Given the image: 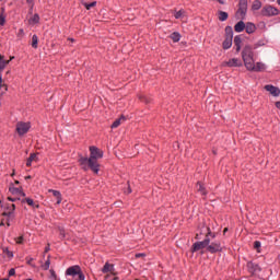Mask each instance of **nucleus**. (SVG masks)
Instances as JSON below:
<instances>
[{
	"label": "nucleus",
	"mask_w": 280,
	"mask_h": 280,
	"mask_svg": "<svg viewBox=\"0 0 280 280\" xmlns=\"http://www.w3.org/2000/svg\"><path fill=\"white\" fill-rule=\"evenodd\" d=\"M242 58L244 62V67L247 71H254L255 73H259L261 71H266L267 66L261 61L255 62V52H253V47L245 46L242 51Z\"/></svg>",
	"instance_id": "obj_1"
},
{
	"label": "nucleus",
	"mask_w": 280,
	"mask_h": 280,
	"mask_svg": "<svg viewBox=\"0 0 280 280\" xmlns=\"http://www.w3.org/2000/svg\"><path fill=\"white\" fill-rule=\"evenodd\" d=\"M98 159H104V151L100 150L97 147H90L89 167L94 174H100Z\"/></svg>",
	"instance_id": "obj_2"
},
{
	"label": "nucleus",
	"mask_w": 280,
	"mask_h": 280,
	"mask_svg": "<svg viewBox=\"0 0 280 280\" xmlns=\"http://www.w3.org/2000/svg\"><path fill=\"white\" fill-rule=\"evenodd\" d=\"M9 196L8 200L10 202H16L19 200L20 202L25 198V191H23V187L16 188L14 184H11L9 186Z\"/></svg>",
	"instance_id": "obj_3"
},
{
	"label": "nucleus",
	"mask_w": 280,
	"mask_h": 280,
	"mask_svg": "<svg viewBox=\"0 0 280 280\" xmlns=\"http://www.w3.org/2000/svg\"><path fill=\"white\" fill-rule=\"evenodd\" d=\"M30 128H32L31 122L20 121L16 124V132L20 137H23V135H27V132H30Z\"/></svg>",
	"instance_id": "obj_4"
},
{
	"label": "nucleus",
	"mask_w": 280,
	"mask_h": 280,
	"mask_svg": "<svg viewBox=\"0 0 280 280\" xmlns=\"http://www.w3.org/2000/svg\"><path fill=\"white\" fill-rule=\"evenodd\" d=\"M226 34H230L223 42V49H231L233 47V28L231 26L225 27Z\"/></svg>",
	"instance_id": "obj_5"
},
{
	"label": "nucleus",
	"mask_w": 280,
	"mask_h": 280,
	"mask_svg": "<svg viewBox=\"0 0 280 280\" xmlns=\"http://www.w3.org/2000/svg\"><path fill=\"white\" fill-rule=\"evenodd\" d=\"M261 15L262 16H279V9H277L272 5H265L261 9Z\"/></svg>",
	"instance_id": "obj_6"
},
{
	"label": "nucleus",
	"mask_w": 280,
	"mask_h": 280,
	"mask_svg": "<svg viewBox=\"0 0 280 280\" xmlns=\"http://www.w3.org/2000/svg\"><path fill=\"white\" fill-rule=\"evenodd\" d=\"M210 243L211 241L209 238L194 243L191 253H198V250H203V248H208Z\"/></svg>",
	"instance_id": "obj_7"
},
{
	"label": "nucleus",
	"mask_w": 280,
	"mask_h": 280,
	"mask_svg": "<svg viewBox=\"0 0 280 280\" xmlns=\"http://www.w3.org/2000/svg\"><path fill=\"white\" fill-rule=\"evenodd\" d=\"M82 269L80 268V266L75 265V266H71L66 270V277L67 279H71L73 277H78V273L81 272Z\"/></svg>",
	"instance_id": "obj_8"
},
{
	"label": "nucleus",
	"mask_w": 280,
	"mask_h": 280,
	"mask_svg": "<svg viewBox=\"0 0 280 280\" xmlns=\"http://www.w3.org/2000/svg\"><path fill=\"white\" fill-rule=\"evenodd\" d=\"M242 65L243 63L238 58H232V59H229L228 61H223L221 63L222 67H230V68L242 67Z\"/></svg>",
	"instance_id": "obj_9"
},
{
	"label": "nucleus",
	"mask_w": 280,
	"mask_h": 280,
	"mask_svg": "<svg viewBox=\"0 0 280 280\" xmlns=\"http://www.w3.org/2000/svg\"><path fill=\"white\" fill-rule=\"evenodd\" d=\"M247 270L250 275H259L261 272V267L253 261L247 262Z\"/></svg>",
	"instance_id": "obj_10"
},
{
	"label": "nucleus",
	"mask_w": 280,
	"mask_h": 280,
	"mask_svg": "<svg viewBox=\"0 0 280 280\" xmlns=\"http://www.w3.org/2000/svg\"><path fill=\"white\" fill-rule=\"evenodd\" d=\"M265 91L270 93V95H272V97H279V95H280V89L272 84L265 85Z\"/></svg>",
	"instance_id": "obj_11"
},
{
	"label": "nucleus",
	"mask_w": 280,
	"mask_h": 280,
	"mask_svg": "<svg viewBox=\"0 0 280 280\" xmlns=\"http://www.w3.org/2000/svg\"><path fill=\"white\" fill-rule=\"evenodd\" d=\"M208 253H220L222 252V245L220 244V242H214L211 243L210 245L208 244L207 247Z\"/></svg>",
	"instance_id": "obj_12"
},
{
	"label": "nucleus",
	"mask_w": 280,
	"mask_h": 280,
	"mask_svg": "<svg viewBox=\"0 0 280 280\" xmlns=\"http://www.w3.org/2000/svg\"><path fill=\"white\" fill-rule=\"evenodd\" d=\"M103 275H115V265L106 262L102 269Z\"/></svg>",
	"instance_id": "obj_13"
},
{
	"label": "nucleus",
	"mask_w": 280,
	"mask_h": 280,
	"mask_svg": "<svg viewBox=\"0 0 280 280\" xmlns=\"http://www.w3.org/2000/svg\"><path fill=\"white\" fill-rule=\"evenodd\" d=\"M246 34H255L257 32V26L253 22H248L245 24Z\"/></svg>",
	"instance_id": "obj_14"
},
{
	"label": "nucleus",
	"mask_w": 280,
	"mask_h": 280,
	"mask_svg": "<svg viewBox=\"0 0 280 280\" xmlns=\"http://www.w3.org/2000/svg\"><path fill=\"white\" fill-rule=\"evenodd\" d=\"M247 10H248V0H240L238 12L244 15L246 14Z\"/></svg>",
	"instance_id": "obj_15"
},
{
	"label": "nucleus",
	"mask_w": 280,
	"mask_h": 280,
	"mask_svg": "<svg viewBox=\"0 0 280 280\" xmlns=\"http://www.w3.org/2000/svg\"><path fill=\"white\" fill-rule=\"evenodd\" d=\"M21 202H26V205H28V207H32L33 209H38L40 206L38 203H36L34 201V199L32 198H25L23 197V199L21 200Z\"/></svg>",
	"instance_id": "obj_16"
},
{
	"label": "nucleus",
	"mask_w": 280,
	"mask_h": 280,
	"mask_svg": "<svg viewBox=\"0 0 280 280\" xmlns=\"http://www.w3.org/2000/svg\"><path fill=\"white\" fill-rule=\"evenodd\" d=\"M8 93V84L3 81V77L0 74V95H5Z\"/></svg>",
	"instance_id": "obj_17"
},
{
	"label": "nucleus",
	"mask_w": 280,
	"mask_h": 280,
	"mask_svg": "<svg viewBox=\"0 0 280 280\" xmlns=\"http://www.w3.org/2000/svg\"><path fill=\"white\" fill-rule=\"evenodd\" d=\"M48 191L49 194H52L55 198H57V205H60V202H62V194H60V191L55 189H49Z\"/></svg>",
	"instance_id": "obj_18"
},
{
	"label": "nucleus",
	"mask_w": 280,
	"mask_h": 280,
	"mask_svg": "<svg viewBox=\"0 0 280 280\" xmlns=\"http://www.w3.org/2000/svg\"><path fill=\"white\" fill-rule=\"evenodd\" d=\"M38 23H40V16L38 15V13H35L33 16L30 18L28 24L38 25Z\"/></svg>",
	"instance_id": "obj_19"
},
{
	"label": "nucleus",
	"mask_w": 280,
	"mask_h": 280,
	"mask_svg": "<svg viewBox=\"0 0 280 280\" xmlns=\"http://www.w3.org/2000/svg\"><path fill=\"white\" fill-rule=\"evenodd\" d=\"M36 163V162H38V155H36V153H32L31 155H30V158L27 159V161H26V166L27 167H32V163Z\"/></svg>",
	"instance_id": "obj_20"
},
{
	"label": "nucleus",
	"mask_w": 280,
	"mask_h": 280,
	"mask_svg": "<svg viewBox=\"0 0 280 280\" xmlns=\"http://www.w3.org/2000/svg\"><path fill=\"white\" fill-rule=\"evenodd\" d=\"M243 30H246V24L244 23V21L237 22L234 26V31L241 33Z\"/></svg>",
	"instance_id": "obj_21"
},
{
	"label": "nucleus",
	"mask_w": 280,
	"mask_h": 280,
	"mask_svg": "<svg viewBox=\"0 0 280 280\" xmlns=\"http://www.w3.org/2000/svg\"><path fill=\"white\" fill-rule=\"evenodd\" d=\"M8 65H10V60H5L3 55H0V73L5 69V67H8Z\"/></svg>",
	"instance_id": "obj_22"
},
{
	"label": "nucleus",
	"mask_w": 280,
	"mask_h": 280,
	"mask_svg": "<svg viewBox=\"0 0 280 280\" xmlns=\"http://www.w3.org/2000/svg\"><path fill=\"white\" fill-rule=\"evenodd\" d=\"M124 121H126V117L121 116L112 124V128H119Z\"/></svg>",
	"instance_id": "obj_23"
},
{
	"label": "nucleus",
	"mask_w": 280,
	"mask_h": 280,
	"mask_svg": "<svg viewBox=\"0 0 280 280\" xmlns=\"http://www.w3.org/2000/svg\"><path fill=\"white\" fill-rule=\"evenodd\" d=\"M268 45L267 39H259L256 44H254V49H259V47H266Z\"/></svg>",
	"instance_id": "obj_24"
},
{
	"label": "nucleus",
	"mask_w": 280,
	"mask_h": 280,
	"mask_svg": "<svg viewBox=\"0 0 280 280\" xmlns=\"http://www.w3.org/2000/svg\"><path fill=\"white\" fill-rule=\"evenodd\" d=\"M234 44L236 46V51H240V49H242V37L240 36L234 37Z\"/></svg>",
	"instance_id": "obj_25"
},
{
	"label": "nucleus",
	"mask_w": 280,
	"mask_h": 280,
	"mask_svg": "<svg viewBox=\"0 0 280 280\" xmlns=\"http://www.w3.org/2000/svg\"><path fill=\"white\" fill-rule=\"evenodd\" d=\"M197 190L199 191V194H201V196H207V189L201 183L197 184Z\"/></svg>",
	"instance_id": "obj_26"
},
{
	"label": "nucleus",
	"mask_w": 280,
	"mask_h": 280,
	"mask_svg": "<svg viewBox=\"0 0 280 280\" xmlns=\"http://www.w3.org/2000/svg\"><path fill=\"white\" fill-rule=\"evenodd\" d=\"M79 163L82 165L83 170H89V167H86V165H89V158H81Z\"/></svg>",
	"instance_id": "obj_27"
},
{
	"label": "nucleus",
	"mask_w": 280,
	"mask_h": 280,
	"mask_svg": "<svg viewBox=\"0 0 280 280\" xmlns=\"http://www.w3.org/2000/svg\"><path fill=\"white\" fill-rule=\"evenodd\" d=\"M200 235H206V237H209V235H211V229L202 225Z\"/></svg>",
	"instance_id": "obj_28"
},
{
	"label": "nucleus",
	"mask_w": 280,
	"mask_h": 280,
	"mask_svg": "<svg viewBox=\"0 0 280 280\" xmlns=\"http://www.w3.org/2000/svg\"><path fill=\"white\" fill-rule=\"evenodd\" d=\"M32 48L38 49V36L37 35H33V37H32Z\"/></svg>",
	"instance_id": "obj_29"
},
{
	"label": "nucleus",
	"mask_w": 280,
	"mask_h": 280,
	"mask_svg": "<svg viewBox=\"0 0 280 280\" xmlns=\"http://www.w3.org/2000/svg\"><path fill=\"white\" fill-rule=\"evenodd\" d=\"M68 280H84V273H82V271H79L77 276L68 278Z\"/></svg>",
	"instance_id": "obj_30"
},
{
	"label": "nucleus",
	"mask_w": 280,
	"mask_h": 280,
	"mask_svg": "<svg viewBox=\"0 0 280 280\" xmlns=\"http://www.w3.org/2000/svg\"><path fill=\"white\" fill-rule=\"evenodd\" d=\"M68 280H84V273H82V271H79L77 276L68 278Z\"/></svg>",
	"instance_id": "obj_31"
},
{
	"label": "nucleus",
	"mask_w": 280,
	"mask_h": 280,
	"mask_svg": "<svg viewBox=\"0 0 280 280\" xmlns=\"http://www.w3.org/2000/svg\"><path fill=\"white\" fill-rule=\"evenodd\" d=\"M252 10H261V1L255 0L253 2Z\"/></svg>",
	"instance_id": "obj_32"
},
{
	"label": "nucleus",
	"mask_w": 280,
	"mask_h": 280,
	"mask_svg": "<svg viewBox=\"0 0 280 280\" xmlns=\"http://www.w3.org/2000/svg\"><path fill=\"white\" fill-rule=\"evenodd\" d=\"M49 280H58V275H56V271L54 269H49Z\"/></svg>",
	"instance_id": "obj_33"
},
{
	"label": "nucleus",
	"mask_w": 280,
	"mask_h": 280,
	"mask_svg": "<svg viewBox=\"0 0 280 280\" xmlns=\"http://www.w3.org/2000/svg\"><path fill=\"white\" fill-rule=\"evenodd\" d=\"M171 38L173 40V43H178V40H180V33H173L171 34Z\"/></svg>",
	"instance_id": "obj_34"
},
{
	"label": "nucleus",
	"mask_w": 280,
	"mask_h": 280,
	"mask_svg": "<svg viewBox=\"0 0 280 280\" xmlns=\"http://www.w3.org/2000/svg\"><path fill=\"white\" fill-rule=\"evenodd\" d=\"M226 19H229V13H226L224 11H220L219 12V21H226Z\"/></svg>",
	"instance_id": "obj_35"
},
{
	"label": "nucleus",
	"mask_w": 280,
	"mask_h": 280,
	"mask_svg": "<svg viewBox=\"0 0 280 280\" xmlns=\"http://www.w3.org/2000/svg\"><path fill=\"white\" fill-rule=\"evenodd\" d=\"M83 5H84V8H86L88 10H91V8H95V5H97V2H96V1L91 2V3L84 2Z\"/></svg>",
	"instance_id": "obj_36"
},
{
	"label": "nucleus",
	"mask_w": 280,
	"mask_h": 280,
	"mask_svg": "<svg viewBox=\"0 0 280 280\" xmlns=\"http://www.w3.org/2000/svg\"><path fill=\"white\" fill-rule=\"evenodd\" d=\"M183 16H185L184 10H179V11L175 12V19H183Z\"/></svg>",
	"instance_id": "obj_37"
},
{
	"label": "nucleus",
	"mask_w": 280,
	"mask_h": 280,
	"mask_svg": "<svg viewBox=\"0 0 280 280\" xmlns=\"http://www.w3.org/2000/svg\"><path fill=\"white\" fill-rule=\"evenodd\" d=\"M49 266H51V260L49 258L45 261V264L42 266L43 270H49Z\"/></svg>",
	"instance_id": "obj_38"
},
{
	"label": "nucleus",
	"mask_w": 280,
	"mask_h": 280,
	"mask_svg": "<svg viewBox=\"0 0 280 280\" xmlns=\"http://www.w3.org/2000/svg\"><path fill=\"white\" fill-rule=\"evenodd\" d=\"M25 36V31L23 28H20L16 33V37L21 40Z\"/></svg>",
	"instance_id": "obj_39"
},
{
	"label": "nucleus",
	"mask_w": 280,
	"mask_h": 280,
	"mask_svg": "<svg viewBox=\"0 0 280 280\" xmlns=\"http://www.w3.org/2000/svg\"><path fill=\"white\" fill-rule=\"evenodd\" d=\"M254 248H256V250H257L258 253H260L259 248H261V242L256 241V242L254 243Z\"/></svg>",
	"instance_id": "obj_40"
},
{
	"label": "nucleus",
	"mask_w": 280,
	"mask_h": 280,
	"mask_svg": "<svg viewBox=\"0 0 280 280\" xmlns=\"http://www.w3.org/2000/svg\"><path fill=\"white\" fill-rule=\"evenodd\" d=\"M5 25V16L3 14H0V27H3Z\"/></svg>",
	"instance_id": "obj_41"
},
{
	"label": "nucleus",
	"mask_w": 280,
	"mask_h": 280,
	"mask_svg": "<svg viewBox=\"0 0 280 280\" xmlns=\"http://www.w3.org/2000/svg\"><path fill=\"white\" fill-rule=\"evenodd\" d=\"M16 244H23V236L15 237Z\"/></svg>",
	"instance_id": "obj_42"
},
{
	"label": "nucleus",
	"mask_w": 280,
	"mask_h": 280,
	"mask_svg": "<svg viewBox=\"0 0 280 280\" xmlns=\"http://www.w3.org/2000/svg\"><path fill=\"white\" fill-rule=\"evenodd\" d=\"M16 275V270L14 268L9 270V277H14Z\"/></svg>",
	"instance_id": "obj_43"
},
{
	"label": "nucleus",
	"mask_w": 280,
	"mask_h": 280,
	"mask_svg": "<svg viewBox=\"0 0 280 280\" xmlns=\"http://www.w3.org/2000/svg\"><path fill=\"white\" fill-rule=\"evenodd\" d=\"M117 279H119L118 277H117V273H112V275H109V280H117Z\"/></svg>",
	"instance_id": "obj_44"
},
{
	"label": "nucleus",
	"mask_w": 280,
	"mask_h": 280,
	"mask_svg": "<svg viewBox=\"0 0 280 280\" xmlns=\"http://www.w3.org/2000/svg\"><path fill=\"white\" fill-rule=\"evenodd\" d=\"M32 261H34V258H26V264H28V266H34L32 265Z\"/></svg>",
	"instance_id": "obj_45"
},
{
	"label": "nucleus",
	"mask_w": 280,
	"mask_h": 280,
	"mask_svg": "<svg viewBox=\"0 0 280 280\" xmlns=\"http://www.w3.org/2000/svg\"><path fill=\"white\" fill-rule=\"evenodd\" d=\"M26 3H28V5H31V8H34V0H25Z\"/></svg>",
	"instance_id": "obj_46"
},
{
	"label": "nucleus",
	"mask_w": 280,
	"mask_h": 280,
	"mask_svg": "<svg viewBox=\"0 0 280 280\" xmlns=\"http://www.w3.org/2000/svg\"><path fill=\"white\" fill-rule=\"evenodd\" d=\"M137 259H139V257H145V254H136Z\"/></svg>",
	"instance_id": "obj_47"
},
{
	"label": "nucleus",
	"mask_w": 280,
	"mask_h": 280,
	"mask_svg": "<svg viewBox=\"0 0 280 280\" xmlns=\"http://www.w3.org/2000/svg\"><path fill=\"white\" fill-rule=\"evenodd\" d=\"M276 108L280 109V101L276 102Z\"/></svg>",
	"instance_id": "obj_48"
},
{
	"label": "nucleus",
	"mask_w": 280,
	"mask_h": 280,
	"mask_svg": "<svg viewBox=\"0 0 280 280\" xmlns=\"http://www.w3.org/2000/svg\"><path fill=\"white\" fill-rule=\"evenodd\" d=\"M49 250H50V247L48 245V246L45 247V253H49Z\"/></svg>",
	"instance_id": "obj_49"
},
{
	"label": "nucleus",
	"mask_w": 280,
	"mask_h": 280,
	"mask_svg": "<svg viewBox=\"0 0 280 280\" xmlns=\"http://www.w3.org/2000/svg\"><path fill=\"white\" fill-rule=\"evenodd\" d=\"M3 215H9V218H12V212L3 213Z\"/></svg>",
	"instance_id": "obj_50"
},
{
	"label": "nucleus",
	"mask_w": 280,
	"mask_h": 280,
	"mask_svg": "<svg viewBox=\"0 0 280 280\" xmlns=\"http://www.w3.org/2000/svg\"><path fill=\"white\" fill-rule=\"evenodd\" d=\"M60 236L65 237V231H62V230L60 231Z\"/></svg>",
	"instance_id": "obj_51"
},
{
	"label": "nucleus",
	"mask_w": 280,
	"mask_h": 280,
	"mask_svg": "<svg viewBox=\"0 0 280 280\" xmlns=\"http://www.w3.org/2000/svg\"><path fill=\"white\" fill-rule=\"evenodd\" d=\"M221 5H224V0H217Z\"/></svg>",
	"instance_id": "obj_52"
},
{
	"label": "nucleus",
	"mask_w": 280,
	"mask_h": 280,
	"mask_svg": "<svg viewBox=\"0 0 280 280\" xmlns=\"http://www.w3.org/2000/svg\"><path fill=\"white\" fill-rule=\"evenodd\" d=\"M0 226H5V222L2 220Z\"/></svg>",
	"instance_id": "obj_53"
},
{
	"label": "nucleus",
	"mask_w": 280,
	"mask_h": 280,
	"mask_svg": "<svg viewBox=\"0 0 280 280\" xmlns=\"http://www.w3.org/2000/svg\"><path fill=\"white\" fill-rule=\"evenodd\" d=\"M68 40H70V43H75V39L73 38H68Z\"/></svg>",
	"instance_id": "obj_54"
},
{
	"label": "nucleus",
	"mask_w": 280,
	"mask_h": 280,
	"mask_svg": "<svg viewBox=\"0 0 280 280\" xmlns=\"http://www.w3.org/2000/svg\"><path fill=\"white\" fill-rule=\"evenodd\" d=\"M14 209H15V206L11 205V211H14Z\"/></svg>",
	"instance_id": "obj_55"
},
{
	"label": "nucleus",
	"mask_w": 280,
	"mask_h": 280,
	"mask_svg": "<svg viewBox=\"0 0 280 280\" xmlns=\"http://www.w3.org/2000/svg\"><path fill=\"white\" fill-rule=\"evenodd\" d=\"M127 194H132V189L128 188Z\"/></svg>",
	"instance_id": "obj_56"
},
{
	"label": "nucleus",
	"mask_w": 280,
	"mask_h": 280,
	"mask_svg": "<svg viewBox=\"0 0 280 280\" xmlns=\"http://www.w3.org/2000/svg\"><path fill=\"white\" fill-rule=\"evenodd\" d=\"M228 231H229V228H225V229L223 230V233L226 234Z\"/></svg>",
	"instance_id": "obj_57"
},
{
	"label": "nucleus",
	"mask_w": 280,
	"mask_h": 280,
	"mask_svg": "<svg viewBox=\"0 0 280 280\" xmlns=\"http://www.w3.org/2000/svg\"><path fill=\"white\" fill-rule=\"evenodd\" d=\"M109 279H110V276H105L104 280H109Z\"/></svg>",
	"instance_id": "obj_58"
},
{
	"label": "nucleus",
	"mask_w": 280,
	"mask_h": 280,
	"mask_svg": "<svg viewBox=\"0 0 280 280\" xmlns=\"http://www.w3.org/2000/svg\"><path fill=\"white\" fill-rule=\"evenodd\" d=\"M30 178H32V176H26V177H25V180H30Z\"/></svg>",
	"instance_id": "obj_59"
},
{
	"label": "nucleus",
	"mask_w": 280,
	"mask_h": 280,
	"mask_svg": "<svg viewBox=\"0 0 280 280\" xmlns=\"http://www.w3.org/2000/svg\"><path fill=\"white\" fill-rule=\"evenodd\" d=\"M9 60H10V62H11V60H14V56L10 57V59H9Z\"/></svg>",
	"instance_id": "obj_60"
},
{
	"label": "nucleus",
	"mask_w": 280,
	"mask_h": 280,
	"mask_svg": "<svg viewBox=\"0 0 280 280\" xmlns=\"http://www.w3.org/2000/svg\"><path fill=\"white\" fill-rule=\"evenodd\" d=\"M196 237H197V240H200V234L197 233V236H196Z\"/></svg>",
	"instance_id": "obj_61"
},
{
	"label": "nucleus",
	"mask_w": 280,
	"mask_h": 280,
	"mask_svg": "<svg viewBox=\"0 0 280 280\" xmlns=\"http://www.w3.org/2000/svg\"><path fill=\"white\" fill-rule=\"evenodd\" d=\"M20 184V182L19 180H15V185H19Z\"/></svg>",
	"instance_id": "obj_62"
},
{
	"label": "nucleus",
	"mask_w": 280,
	"mask_h": 280,
	"mask_svg": "<svg viewBox=\"0 0 280 280\" xmlns=\"http://www.w3.org/2000/svg\"><path fill=\"white\" fill-rule=\"evenodd\" d=\"M278 5H280V0H277Z\"/></svg>",
	"instance_id": "obj_63"
},
{
	"label": "nucleus",
	"mask_w": 280,
	"mask_h": 280,
	"mask_svg": "<svg viewBox=\"0 0 280 280\" xmlns=\"http://www.w3.org/2000/svg\"><path fill=\"white\" fill-rule=\"evenodd\" d=\"M2 280H10V279H8V278H4V279H2Z\"/></svg>",
	"instance_id": "obj_64"
}]
</instances>
